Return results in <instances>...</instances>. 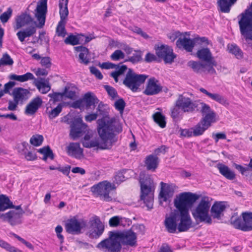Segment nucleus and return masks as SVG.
<instances>
[{"label":"nucleus","mask_w":252,"mask_h":252,"mask_svg":"<svg viewBox=\"0 0 252 252\" xmlns=\"http://www.w3.org/2000/svg\"><path fill=\"white\" fill-rule=\"evenodd\" d=\"M98 133L103 141L100 144L96 140H90V136L86 134L82 140V144L84 147H98L101 149L108 148L106 143L108 140L111 139L114 136V132H121L122 127L119 121L115 118H112L106 122L104 119L97 120Z\"/></svg>","instance_id":"obj_1"},{"label":"nucleus","mask_w":252,"mask_h":252,"mask_svg":"<svg viewBox=\"0 0 252 252\" xmlns=\"http://www.w3.org/2000/svg\"><path fill=\"white\" fill-rule=\"evenodd\" d=\"M13 29L15 31L19 30L16 35L21 42H23L26 38L32 36L36 32L33 19L27 12L22 13L15 17Z\"/></svg>","instance_id":"obj_2"},{"label":"nucleus","mask_w":252,"mask_h":252,"mask_svg":"<svg viewBox=\"0 0 252 252\" xmlns=\"http://www.w3.org/2000/svg\"><path fill=\"white\" fill-rule=\"evenodd\" d=\"M164 225L166 230L169 233L186 232L192 226L191 219L177 213L171 214L166 217Z\"/></svg>","instance_id":"obj_3"},{"label":"nucleus","mask_w":252,"mask_h":252,"mask_svg":"<svg viewBox=\"0 0 252 252\" xmlns=\"http://www.w3.org/2000/svg\"><path fill=\"white\" fill-rule=\"evenodd\" d=\"M139 182L140 186V199L149 209L153 208L155 185L150 175L140 173Z\"/></svg>","instance_id":"obj_4"},{"label":"nucleus","mask_w":252,"mask_h":252,"mask_svg":"<svg viewBox=\"0 0 252 252\" xmlns=\"http://www.w3.org/2000/svg\"><path fill=\"white\" fill-rule=\"evenodd\" d=\"M176 107L184 113H193L199 110L202 115L209 111L210 106L200 101L192 100L190 98L180 95L176 101Z\"/></svg>","instance_id":"obj_5"},{"label":"nucleus","mask_w":252,"mask_h":252,"mask_svg":"<svg viewBox=\"0 0 252 252\" xmlns=\"http://www.w3.org/2000/svg\"><path fill=\"white\" fill-rule=\"evenodd\" d=\"M199 198V195L190 192L181 193L174 199V203L180 215L191 219L189 214V208Z\"/></svg>","instance_id":"obj_6"},{"label":"nucleus","mask_w":252,"mask_h":252,"mask_svg":"<svg viewBox=\"0 0 252 252\" xmlns=\"http://www.w3.org/2000/svg\"><path fill=\"white\" fill-rule=\"evenodd\" d=\"M148 75L139 74L135 73L131 68H128L123 80V84L132 92H138L140 86L143 84Z\"/></svg>","instance_id":"obj_7"},{"label":"nucleus","mask_w":252,"mask_h":252,"mask_svg":"<svg viewBox=\"0 0 252 252\" xmlns=\"http://www.w3.org/2000/svg\"><path fill=\"white\" fill-rule=\"evenodd\" d=\"M115 189L116 187L114 184L108 181H103L93 186L91 188V191L103 201L109 202L112 200L109 195L110 192Z\"/></svg>","instance_id":"obj_8"},{"label":"nucleus","mask_w":252,"mask_h":252,"mask_svg":"<svg viewBox=\"0 0 252 252\" xmlns=\"http://www.w3.org/2000/svg\"><path fill=\"white\" fill-rule=\"evenodd\" d=\"M210 203L207 197H203L195 208L192 215L194 218L200 222L208 224L212 223V219L209 214Z\"/></svg>","instance_id":"obj_9"},{"label":"nucleus","mask_w":252,"mask_h":252,"mask_svg":"<svg viewBox=\"0 0 252 252\" xmlns=\"http://www.w3.org/2000/svg\"><path fill=\"white\" fill-rule=\"evenodd\" d=\"M96 247L104 252H120L122 248L115 231H109L108 238L101 241Z\"/></svg>","instance_id":"obj_10"},{"label":"nucleus","mask_w":252,"mask_h":252,"mask_svg":"<svg viewBox=\"0 0 252 252\" xmlns=\"http://www.w3.org/2000/svg\"><path fill=\"white\" fill-rule=\"evenodd\" d=\"M200 121L193 127L195 136L202 135L211 126L212 123L216 121V114L211 108L205 113Z\"/></svg>","instance_id":"obj_11"},{"label":"nucleus","mask_w":252,"mask_h":252,"mask_svg":"<svg viewBox=\"0 0 252 252\" xmlns=\"http://www.w3.org/2000/svg\"><path fill=\"white\" fill-rule=\"evenodd\" d=\"M68 2V0H59L60 20L58 22L56 29V33L59 37H64L67 33L65 27L69 13Z\"/></svg>","instance_id":"obj_12"},{"label":"nucleus","mask_w":252,"mask_h":252,"mask_svg":"<svg viewBox=\"0 0 252 252\" xmlns=\"http://www.w3.org/2000/svg\"><path fill=\"white\" fill-rule=\"evenodd\" d=\"M87 225V221L79 220L77 216L72 217L65 222L64 227L66 232L71 234H79L82 229Z\"/></svg>","instance_id":"obj_13"},{"label":"nucleus","mask_w":252,"mask_h":252,"mask_svg":"<svg viewBox=\"0 0 252 252\" xmlns=\"http://www.w3.org/2000/svg\"><path fill=\"white\" fill-rule=\"evenodd\" d=\"M89 222L90 229L88 232L89 237L91 239H98L104 231V223L98 216L95 215L90 219Z\"/></svg>","instance_id":"obj_14"},{"label":"nucleus","mask_w":252,"mask_h":252,"mask_svg":"<svg viewBox=\"0 0 252 252\" xmlns=\"http://www.w3.org/2000/svg\"><path fill=\"white\" fill-rule=\"evenodd\" d=\"M155 49L157 57L159 59H162L165 63H172L176 58L173 49L168 45H158L155 46Z\"/></svg>","instance_id":"obj_15"},{"label":"nucleus","mask_w":252,"mask_h":252,"mask_svg":"<svg viewBox=\"0 0 252 252\" xmlns=\"http://www.w3.org/2000/svg\"><path fill=\"white\" fill-rule=\"evenodd\" d=\"M188 65L193 71L201 74H216L217 72L214 67L211 64L203 63L199 61H190Z\"/></svg>","instance_id":"obj_16"},{"label":"nucleus","mask_w":252,"mask_h":252,"mask_svg":"<svg viewBox=\"0 0 252 252\" xmlns=\"http://www.w3.org/2000/svg\"><path fill=\"white\" fill-rule=\"evenodd\" d=\"M116 237L118 241L124 245H128L131 247L135 246L137 242V235L131 229L123 231H115Z\"/></svg>","instance_id":"obj_17"},{"label":"nucleus","mask_w":252,"mask_h":252,"mask_svg":"<svg viewBox=\"0 0 252 252\" xmlns=\"http://www.w3.org/2000/svg\"><path fill=\"white\" fill-rule=\"evenodd\" d=\"M35 17L38 21L37 27L42 28L45 25L47 12V0H39L35 9Z\"/></svg>","instance_id":"obj_18"},{"label":"nucleus","mask_w":252,"mask_h":252,"mask_svg":"<svg viewBox=\"0 0 252 252\" xmlns=\"http://www.w3.org/2000/svg\"><path fill=\"white\" fill-rule=\"evenodd\" d=\"M25 213L24 211H15L10 210L0 215V218L4 221L8 222L11 226H15L22 223V218Z\"/></svg>","instance_id":"obj_19"},{"label":"nucleus","mask_w":252,"mask_h":252,"mask_svg":"<svg viewBox=\"0 0 252 252\" xmlns=\"http://www.w3.org/2000/svg\"><path fill=\"white\" fill-rule=\"evenodd\" d=\"M162 87L159 81L155 77H151L148 80L143 94L151 96L158 94L162 91Z\"/></svg>","instance_id":"obj_20"},{"label":"nucleus","mask_w":252,"mask_h":252,"mask_svg":"<svg viewBox=\"0 0 252 252\" xmlns=\"http://www.w3.org/2000/svg\"><path fill=\"white\" fill-rule=\"evenodd\" d=\"M196 56L200 60L205 62L206 63L211 64L214 67L217 65L216 61L214 60L208 48H202L198 50L196 53Z\"/></svg>","instance_id":"obj_21"},{"label":"nucleus","mask_w":252,"mask_h":252,"mask_svg":"<svg viewBox=\"0 0 252 252\" xmlns=\"http://www.w3.org/2000/svg\"><path fill=\"white\" fill-rule=\"evenodd\" d=\"M86 127L87 125L83 123L81 119H77L71 125L70 135L74 139L79 137Z\"/></svg>","instance_id":"obj_22"},{"label":"nucleus","mask_w":252,"mask_h":252,"mask_svg":"<svg viewBox=\"0 0 252 252\" xmlns=\"http://www.w3.org/2000/svg\"><path fill=\"white\" fill-rule=\"evenodd\" d=\"M182 35L176 41V46L180 49H183L188 52H192L195 46L193 39H191Z\"/></svg>","instance_id":"obj_23"},{"label":"nucleus","mask_w":252,"mask_h":252,"mask_svg":"<svg viewBox=\"0 0 252 252\" xmlns=\"http://www.w3.org/2000/svg\"><path fill=\"white\" fill-rule=\"evenodd\" d=\"M42 103V100L40 96L32 98L26 107L25 114L29 115H34L41 106Z\"/></svg>","instance_id":"obj_24"},{"label":"nucleus","mask_w":252,"mask_h":252,"mask_svg":"<svg viewBox=\"0 0 252 252\" xmlns=\"http://www.w3.org/2000/svg\"><path fill=\"white\" fill-rule=\"evenodd\" d=\"M226 209L224 202L216 201L212 205L211 209V216L214 219L220 220L224 215V212Z\"/></svg>","instance_id":"obj_25"},{"label":"nucleus","mask_w":252,"mask_h":252,"mask_svg":"<svg viewBox=\"0 0 252 252\" xmlns=\"http://www.w3.org/2000/svg\"><path fill=\"white\" fill-rule=\"evenodd\" d=\"M74 49L76 51L79 52V63L86 65H88L90 63L89 49L83 46H76Z\"/></svg>","instance_id":"obj_26"},{"label":"nucleus","mask_w":252,"mask_h":252,"mask_svg":"<svg viewBox=\"0 0 252 252\" xmlns=\"http://www.w3.org/2000/svg\"><path fill=\"white\" fill-rule=\"evenodd\" d=\"M161 185V191L159 193L160 198L163 199L164 201H166L171 198L174 192V186L171 185H167L162 182L160 183Z\"/></svg>","instance_id":"obj_27"},{"label":"nucleus","mask_w":252,"mask_h":252,"mask_svg":"<svg viewBox=\"0 0 252 252\" xmlns=\"http://www.w3.org/2000/svg\"><path fill=\"white\" fill-rule=\"evenodd\" d=\"M199 91L200 92L202 93L203 94L207 95L209 98H210L212 100H214L220 104H222L225 106H228L229 105V103L227 99L224 96H223L222 95H220L219 94H212L209 93L206 89L203 88H200L199 89Z\"/></svg>","instance_id":"obj_28"},{"label":"nucleus","mask_w":252,"mask_h":252,"mask_svg":"<svg viewBox=\"0 0 252 252\" xmlns=\"http://www.w3.org/2000/svg\"><path fill=\"white\" fill-rule=\"evenodd\" d=\"M29 94L28 90L21 87L15 88L12 92L14 100L21 103L28 98Z\"/></svg>","instance_id":"obj_29"},{"label":"nucleus","mask_w":252,"mask_h":252,"mask_svg":"<svg viewBox=\"0 0 252 252\" xmlns=\"http://www.w3.org/2000/svg\"><path fill=\"white\" fill-rule=\"evenodd\" d=\"M66 151L68 155L75 158H80L83 156V149L78 143H70L67 147Z\"/></svg>","instance_id":"obj_30"},{"label":"nucleus","mask_w":252,"mask_h":252,"mask_svg":"<svg viewBox=\"0 0 252 252\" xmlns=\"http://www.w3.org/2000/svg\"><path fill=\"white\" fill-rule=\"evenodd\" d=\"M236 1V0H218L217 6L218 11L224 13H229L231 7Z\"/></svg>","instance_id":"obj_31"},{"label":"nucleus","mask_w":252,"mask_h":252,"mask_svg":"<svg viewBox=\"0 0 252 252\" xmlns=\"http://www.w3.org/2000/svg\"><path fill=\"white\" fill-rule=\"evenodd\" d=\"M159 163L158 158L156 156L150 155L146 157L145 164L148 170L155 171L157 168Z\"/></svg>","instance_id":"obj_32"},{"label":"nucleus","mask_w":252,"mask_h":252,"mask_svg":"<svg viewBox=\"0 0 252 252\" xmlns=\"http://www.w3.org/2000/svg\"><path fill=\"white\" fill-rule=\"evenodd\" d=\"M83 100L85 103V107L87 109L91 108V106H93L94 108L95 104L97 103L98 101V99L96 96L90 92L85 94Z\"/></svg>","instance_id":"obj_33"},{"label":"nucleus","mask_w":252,"mask_h":252,"mask_svg":"<svg viewBox=\"0 0 252 252\" xmlns=\"http://www.w3.org/2000/svg\"><path fill=\"white\" fill-rule=\"evenodd\" d=\"M217 168L219 170L220 173L226 179L233 180L235 178V173L224 164L221 163L218 164L217 165Z\"/></svg>","instance_id":"obj_34"},{"label":"nucleus","mask_w":252,"mask_h":252,"mask_svg":"<svg viewBox=\"0 0 252 252\" xmlns=\"http://www.w3.org/2000/svg\"><path fill=\"white\" fill-rule=\"evenodd\" d=\"M115 68H116V70L112 72L110 76L113 78L115 82L117 83L119 81V76L124 74L127 69V67L125 64H122L121 66H120L119 64H116V66Z\"/></svg>","instance_id":"obj_35"},{"label":"nucleus","mask_w":252,"mask_h":252,"mask_svg":"<svg viewBox=\"0 0 252 252\" xmlns=\"http://www.w3.org/2000/svg\"><path fill=\"white\" fill-rule=\"evenodd\" d=\"M243 219L245 222V224L242 226L240 227L239 225V228H240L243 231H248L252 230V225H247V223H248L252 221V212L251 213H247L245 212L242 214Z\"/></svg>","instance_id":"obj_36"},{"label":"nucleus","mask_w":252,"mask_h":252,"mask_svg":"<svg viewBox=\"0 0 252 252\" xmlns=\"http://www.w3.org/2000/svg\"><path fill=\"white\" fill-rule=\"evenodd\" d=\"M13 207L14 205L7 196L3 194L0 195V212Z\"/></svg>","instance_id":"obj_37"},{"label":"nucleus","mask_w":252,"mask_h":252,"mask_svg":"<svg viewBox=\"0 0 252 252\" xmlns=\"http://www.w3.org/2000/svg\"><path fill=\"white\" fill-rule=\"evenodd\" d=\"M34 78L33 75L31 72H27L22 75H17L16 74H11L10 76L11 80H16L20 82L27 81L29 80H32Z\"/></svg>","instance_id":"obj_38"},{"label":"nucleus","mask_w":252,"mask_h":252,"mask_svg":"<svg viewBox=\"0 0 252 252\" xmlns=\"http://www.w3.org/2000/svg\"><path fill=\"white\" fill-rule=\"evenodd\" d=\"M38 152L41 154L43 155L42 159L45 161H46L48 158H50L51 160H53L54 158L53 153L48 146L39 149Z\"/></svg>","instance_id":"obj_39"},{"label":"nucleus","mask_w":252,"mask_h":252,"mask_svg":"<svg viewBox=\"0 0 252 252\" xmlns=\"http://www.w3.org/2000/svg\"><path fill=\"white\" fill-rule=\"evenodd\" d=\"M154 121L161 128L166 126L165 117L160 112H157L153 115Z\"/></svg>","instance_id":"obj_40"},{"label":"nucleus","mask_w":252,"mask_h":252,"mask_svg":"<svg viewBox=\"0 0 252 252\" xmlns=\"http://www.w3.org/2000/svg\"><path fill=\"white\" fill-rule=\"evenodd\" d=\"M0 247L8 252H23L21 250L11 246L6 241L0 239Z\"/></svg>","instance_id":"obj_41"},{"label":"nucleus","mask_w":252,"mask_h":252,"mask_svg":"<svg viewBox=\"0 0 252 252\" xmlns=\"http://www.w3.org/2000/svg\"><path fill=\"white\" fill-rule=\"evenodd\" d=\"M44 140L43 135L40 134L33 135L30 138V143L31 145L38 147L42 144Z\"/></svg>","instance_id":"obj_42"},{"label":"nucleus","mask_w":252,"mask_h":252,"mask_svg":"<svg viewBox=\"0 0 252 252\" xmlns=\"http://www.w3.org/2000/svg\"><path fill=\"white\" fill-rule=\"evenodd\" d=\"M36 87L43 94L47 93L51 89V87L48 83L42 81H38L36 83Z\"/></svg>","instance_id":"obj_43"},{"label":"nucleus","mask_w":252,"mask_h":252,"mask_svg":"<svg viewBox=\"0 0 252 252\" xmlns=\"http://www.w3.org/2000/svg\"><path fill=\"white\" fill-rule=\"evenodd\" d=\"M63 107V105L60 103L56 107L49 111L48 114L49 119L52 120L58 116L62 111Z\"/></svg>","instance_id":"obj_44"},{"label":"nucleus","mask_w":252,"mask_h":252,"mask_svg":"<svg viewBox=\"0 0 252 252\" xmlns=\"http://www.w3.org/2000/svg\"><path fill=\"white\" fill-rule=\"evenodd\" d=\"M14 63L12 59L7 53L3 54L0 59V67L5 65H12Z\"/></svg>","instance_id":"obj_45"},{"label":"nucleus","mask_w":252,"mask_h":252,"mask_svg":"<svg viewBox=\"0 0 252 252\" xmlns=\"http://www.w3.org/2000/svg\"><path fill=\"white\" fill-rule=\"evenodd\" d=\"M135 53L133 54L132 56L128 57L126 59L125 62H130L132 63H136L140 62L142 60V53L140 51H135Z\"/></svg>","instance_id":"obj_46"},{"label":"nucleus","mask_w":252,"mask_h":252,"mask_svg":"<svg viewBox=\"0 0 252 252\" xmlns=\"http://www.w3.org/2000/svg\"><path fill=\"white\" fill-rule=\"evenodd\" d=\"M122 218L119 216L111 217L109 220V225L111 227H116L121 224Z\"/></svg>","instance_id":"obj_47"},{"label":"nucleus","mask_w":252,"mask_h":252,"mask_svg":"<svg viewBox=\"0 0 252 252\" xmlns=\"http://www.w3.org/2000/svg\"><path fill=\"white\" fill-rule=\"evenodd\" d=\"M64 43L66 44H69L71 45H76L79 43V39L76 36L72 34L68 35L65 39Z\"/></svg>","instance_id":"obj_48"},{"label":"nucleus","mask_w":252,"mask_h":252,"mask_svg":"<svg viewBox=\"0 0 252 252\" xmlns=\"http://www.w3.org/2000/svg\"><path fill=\"white\" fill-rule=\"evenodd\" d=\"M104 88L112 99L118 97V94L114 88L109 85H105Z\"/></svg>","instance_id":"obj_49"},{"label":"nucleus","mask_w":252,"mask_h":252,"mask_svg":"<svg viewBox=\"0 0 252 252\" xmlns=\"http://www.w3.org/2000/svg\"><path fill=\"white\" fill-rule=\"evenodd\" d=\"M12 14V9L11 7L7 8V10L0 16V20L2 23H6Z\"/></svg>","instance_id":"obj_50"},{"label":"nucleus","mask_w":252,"mask_h":252,"mask_svg":"<svg viewBox=\"0 0 252 252\" xmlns=\"http://www.w3.org/2000/svg\"><path fill=\"white\" fill-rule=\"evenodd\" d=\"M114 106L116 110L122 113L126 106V102L123 98H119L115 101Z\"/></svg>","instance_id":"obj_51"},{"label":"nucleus","mask_w":252,"mask_h":252,"mask_svg":"<svg viewBox=\"0 0 252 252\" xmlns=\"http://www.w3.org/2000/svg\"><path fill=\"white\" fill-rule=\"evenodd\" d=\"M125 54L120 50H115L111 55L110 58L112 61H117L125 58Z\"/></svg>","instance_id":"obj_52"},{"label":"nucleus","mask_w":252,"mask_h":252,"mask_svg":"<svg viewBox=\"0 0 252 252\" xmlns=\"http://www.w3.org/2000/svg\"><path fill=\"white\" fill-rule=\"evenodd\" d=\"M193 40L195 44L196 43L200 45L207 46L210 44L208 38L206 37H200L197 35L193 38Z\"/></svg>","instance_id":"obj_53"},{"label":"nucleus","mask_w":252,"mask_h":252,"mask_svg":"<svg viewBox=\"0 0 252 252\" xmlns=\"http://www.w3.org/2000/svg\"><path fill=\"white\" fill-rule=\"evenodd\" d=\"M182 35H188L189 36L190 33L189 32H181L179 31H176L170 34L168 37L171 41H174L177 38L182 37Z\"/></svg>","instance_id":"obj_54"},{"label":"nucleus","mask_w":252,"mask_h":252,"mask_svg":"<svg viewBox=\"0 0 252 252\" xmlns=\"http://www.w3.org/2000/svg\"><path fill=\"white\" fill-rule=\"evenodd\" d=\"M10 235L13 236L15 238H16L17 240H18L20 242L24 244L26 247H27L28 248L31 250L33 249V247L31 243L30 242H28L26 241L25 239L19 236V235H17L16 234L13 233V232H10Z\"/></svg>","instance_id":"obj_55"},{"label":"nucleus","mask_w":252,"mask_h":252,"mask_svg":"<svg viewBox=\"0 0 252 252\" xmlns=\"http://www.w3.org/2000/svg\"><path fill=\"white\" fill-rule=\"evenodd\" d=\"M63 96H64V93H53L48 94V96L51 98L54 102L62 100Z\"/></svg>","instance_id":"obj_56"},{"label":"nucleus","mask_w":252,"mask_h":252,"mask_svg":"<svg viewBox=\"0 0 252 252\" xmlns=\"http://www.w3.org/2000/svg\"><path fill=\"white\" fill-rule=\"evenodd\" d=\"M64 96L67 98L74 100L76 97V92L75 91L69 90V88L65 87L64 92Z\"/></svg>","instance_id":"obj_57"},{"label":"nucleus","mask_w":252,"mask_h":252,"mask_svg":"<svg viewBox=\"0 0 252 252\" xmlns=\"http://www.w3.org/2000/svg\"><path fill=\"white\" fill-rule=\"evenodd\" d=\"M90 72L92 74H94L97 79H102L103 75L100 71L94 66H91L90 67Z\"/></svg>","instance_id":"obj_58"},{"label":"nucleus","mask_w":252,"mask_h":252,"mask_svg":"<svg viewBox=\"0 0 252 252\" xmlns=\"http://www.w3.org/2000/svg\"><path fill=\"white\" fill-rule=\"evenodd\" d=\"M63 227L61 225H58L55 228V232L57 234V237L60 240L61 243H62L63 242L64 237L61 234L63 231Z\"/></svg>","instance_id":"obj_59"},{"label":"nucleus","mask_w":252,"mask_h":252,"mask_svg":"<svg viewBox=\"0 0 252 252\" xmlns=\"http://www.w3.org/2000/svg\"><path fill=\"white\" fill-rule=\"evenodd\" d=\"M40 63L46 68H50L51 65V59L48 57H43L41 59Z\"/></svg>","instance_id":"obj_60"},{"label":"nucleus","mask_w":252,"mask_h":252,"mask_svg":"<svg viewBox=\"0 0 252 252\" xmlns=\"http://www.w3.org/2000/svg\"><path fill=\"white\" fill-rule=\"evenodd\" d=\"M115 182L116 184H120L125 180V177L121 171L118 172L115 176Z\"/></svg>","instance_id":"obj_61"},{"label":"nucleus","mask_w":252,"mask_h":252,"mask_svg":"<svg viewBox=\"0 0 252 252\" xmlns=\"http://www.w3.org/2000/svg\"><path fill=\"white\" fill-rule=\"evenodd\" d=\"M15 85V83L14 82L9 81L4 85V90H1L0 92H1L2 93H3V94H7L9 93V91Z\"/></svg>","instance_id":"obj_62"},{"label":"nucleus","mask_w":252,"mask_h":252,"mask_svg":"<svg viewBox=\"0 0 252 252\" xmlns=\"http://www.w3.org/2000/svg\"><path fill=\"white\" fill-rule=\"evenodd\" d=\"M180 108H178V107H176L175 105V107L172 108L171 109V117L174 119L176 120L179 117L180 115Z\"/></svg>","instance_id":"obj_63"},{"label":"nucleus","mask_w":252,"mask_h":252,"mask_svg":"<svg viewBox=\"0 0 252 252\" xmlns=\"http://www.w3.org/2000/svg\"><path fill=\"white\" fill-rule=\"evenodd\" d=\"M145 60L147 63H151L157 60V56L151 53H148L145 57Z\"/></svg>","instance_id":"obj_64"}]
</instances>
